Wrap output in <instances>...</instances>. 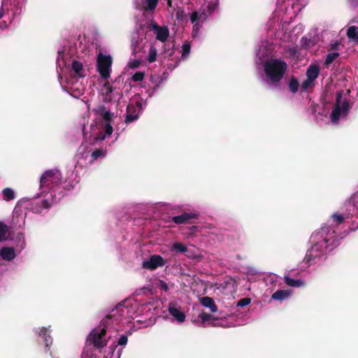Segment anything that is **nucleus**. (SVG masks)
<instances>
[{
    "instance_id": "f257e3e1",
    "label": "nucleus",
    "mask_w": 358,
    "mask_h": 358,
    "mask_svg": "<svg viewBox=\"0 0 358 358\" xmlns=\"http://www.w3.org/2000/svg\"><path fill=\"white\" fill-rule=\"evenodd\" d=\"M94 113V123L90 125L91 135L96 141H103L113 133L111 122L114 117L111 113L103 106L99 105L92 110Z\"/></svg>"
},
{
    "instance_id": "f03ea898",
    "label": "nucleus",
    "mask_w": 358,
    "mask_h": 358,
    "mask_svg": "<svg viewBox=\"0 0 358 358\" xmlns=\"http://www.w3.org/2000/svg\"><path fill=\"white\" fill-rule=\"evenodd\" d=\"M350 90H342L337 93L336 102L330 114L332 123L337 124L340 120H345L348 115L353 103L350 99Z\"/></svg>"
},
{
    "instance_id": "7ed1b4c3",
    "label": "nucleus",
    "mask_w": 358,
    "mask_h": 358,
    "mask_svg": "<svg viewBox=\"0 0 358 358\" xmlns=\"http://www.w3.org/2000/svg\"><path fill=\"white\" fill-rule=\"evenodd\" d=\"M265 81L269 85H277L285 73L287 65L280 59H269L264 64Z\"/></svg>"
},
{
    "instance_id": "20e7f679",
    "label": "nucleus",
    "mask_w": 358,
    "mask_h": 358,
    "mask_svg": "<svg viewBox=\"0 0 358 358\" xmlns=\"http://www.w3.org/2000/svg\"><path fill=\"white\" fill-rule=\"evenodd\" d=\"M218 6L219 0H204L201 10L192 14L191 22L193 24L192 35L194 37L198 36L201 24L218 8Z\"/></svg>"
},
{
    "instance_id": "39448f33",
    "label": "nucleus",
    "mask_w": 358,
    "mask_h": 358,
    "mask_svg": "<svg viewBox=\"0 0 358 358\" xmlns=\"http://www.w3.org/2000/svg\"><path fill=\"white\" fill-rule=\"evenodd\" d=\"M112 316L108 315L106 319L102 320L101 325L103 327L94 328L88 335L87 341L96 349H101L108 345V340L106 338L107 320L110 319Z\"/></svg>"
},
{
    "instance_id": "423d86ee",
    "label": "nucleus",
    "mask_w": 358,
    "mask_h": 358,
    "mask_svg": "<svg viewBox=\"0 0 358 358\" xmlns=\"http://www.w3.org/2000/svg\"><path fill=\"white\" fill-rule=\"evenodd\" d=\"M113 60L109 55L99 52L96 60V69L101 78L106 80L110 78Z\"/></svg>"
},
{
    "instance_id": "0eeeda50",
    "label": "nucleus",
    "mask_w": 358,
    "mask_h": 358,
    "mask_svg": "<svg viewBox=\"0 0 358 358\" xmlns=\"http://www.w3.org/2000/svg\"><path fill=\"white\" fill-rule=\"evenodd\" d=\"M63 89L74 98H79L84 94L85 87L78 80L65 78V84L61 82Z\"/></svg>"
},
{
    "instance_id": "6e6552de",
    "label": "nucleus",
    "mask_w": 358,
    "mask_h": 358,
    "mask_svg": "<svg viewBox=\"0 0 358 358\" xmlns=\"http://www.w3.org/2000/svg\"><path fill=\"white\" fill-rule=\"evenodd\" d=\"M87 71L88 69L80 62L74 60L71 64L69 76L66 78L79 80V78L85 77Z\"/></svg>"
},
{
    "instance_id": "1a4fd4ad",
    "label": "nucleus",
    "mask_w": 358,
    "mask_h": 358,
    "mask_svg": "<svg viewBox=\"0 0 358 358\" xmlns=\"http://www.w3.org/2000/svg\"><path fill=\"white\" fill-rule=\"evenodd\" d=\"M166 260L159 255H152L149 259L142 262V268L149 271H155L165 265Z\"/></svg>"
},
{
    "instance_id": "9d476101",
    "label": "nucleus",
    "mask_w": 358,
    "mask_h": 358,
    "mask_svg": "<svg viewBox=\"0 0 358 358\" xmlns=\"http://www.w3.org/2000/svg\"><path fill=\"white\" fill-rule=\"evenodd\" d=\"M102 99L105 102H112L120 100L121 98L120 93L111 87L109 83H106L101 90Z\"/></svg>"
},
{
    "instance_id": "9b49d317",
    "label": "nucleus",
    "mask_w": 358,
    "mask_h": 358,
    "mask_svg": "<svg viewBox=\"0 0 358 358\" xmlns=\"http://www.w3.org/2000/svg\"><path fill=\"white\" fill-rule=\"evenodd\" d=\"M150 30L156 36L157 40L162 43H165L169 36V30L166 26H159L155 22L150 24Z\"/></svg>"
},
{
    "instance_id": "f8f14e48",
    "label": "nucleus",
    "mask_w": 358,
    "mask_h": 358,
    "mask_svg": "<svg viewBox=\"0 0 358 358\" xmlns=\"http://www.w3.org/2000/svg\"><path fill=\"white\" fill-rule=\"evenodd\" d=\"M199 214L196 212L182 213L180 215L173 216L172 220L176 224H192L191 221L193 219H197Z\"/></svg>"
},
{
    "instance_id": "ddd939ff",
    "label": "nucleus",
    "mask_w": 358,
    "mask_h": 358,
    "mask_svg": "<svg viewBox=\"0 0 358 358\" xmlns=\"http://www.w3.org/2000/svg\"><path fill=\"white\" fill-rule=\"evenodd\" d=\"M159 0H134L137 8L145 12L153 13L157 6Z\"/></svg>"
},
{
    "instance_id": "4468645a",
    "label": "nucleus",
    "mask_w": 358,
    "mask_h": 358,
    "mask_svg": "<svg viewBox=\"0 0 358 358\" xmlns=\"http://www.w3.org/2000/svg\"><path fill=\"white\" fill-rule=\"evenodd\" d=\"M141 110L142 106L139 103L136 102L135 106L130 103L127 106L126 121L132 122L136 120Z\"/></svg>"
},
{
    "instance_id": "2eb2a0df",
    "label": "nucleus",
    "mask_w": 358,
    "mask_h": 358,
    "mask_svg": "<svg viewBox=\"0 0 358 358\" xmlns=\"http://www.w3.org/2000/svg\"><path fill=\"white\" fill-rule=\"evenodd\" d=\"M169 313L179 322H183L185 320V313L180 310V308H177L173 303H169Z\"/></svg>"
},
{
    "instance_id": "dca6fc26",
    "label": "nucleus",
    "mask_w": 358,
    "mask_h": 358,
    "mask_svg": "<svg viewBox=\"0 0 358 358\" xmlns=\"http://www.w3.org/2000/svg\"><path fill=\"white\" fill-rule=\"evenodd\" d=\"M271 52V45L267 41H262L257 50V57L260 61L267 57Z\"/></svg>"
},
{
    "instance_id": "f3484780",
    "label": "nucleus",
    "mask_w": 358,
    "mask_h": 358,
    "mask_svg": "<svg viewBox=\"0 0 358 358\" xmlns=\"http://www.w3.org/2000/svg\"><path fill=\"white\" fill-rule=\"evenodd\" d=\"M199 302L204 307L209 308L212 313L217 311V306L213 298L210 296H203L200 298Z\"/></svg>"
},
{
    "instance_id": "a211bd4d",
    "label": "nucleus",
    "mask_w": 358,
    "mask_h": 358,
    "mask_svg": "<svg viewBox=\"0 0 358 358\" xmlns=\"http://www.w3.org/2000/svg\"><path fill=\"white\" fill-rule=\"evenodd\" d=\"M284 281L287 285L292 287H301L306 285V282L300 279H294L289 274L285 275Z\"/></svg>"
},
{
    "instance_id": "6ab92c4d",
    "label": "nucleus",
    "mask_w": 358,
    "mask_h": 358,
    "mask_svg": "<svg viewBox=\"0 0 358 358\" xmlns=\"http://www.w3.org/2000/svg\"><path fill=\"white\" fill-rule=\"evenodd\" d=\"M320 67L317 64H311L306 70V76L310 80L315 81L320 73Z\"/></svg>"
},
{
    "instance_id": "aec40b11",
    "label": "nucleus",
    "mask_w": 358,
    "mask_h": 358,
    "mask_svg": "<svg viewBox=\"0 0 358 358\" xmlns=\"http://www.w3.org/2000/svg\"><path fill=\"white\" fill-rule=\"evenodd\" d=\"M1 257L7 261H11L15 257V252L13 248L4 247L0 250Z\"/></svg>"
},
{
    "instance_id": "412c9836",
    "label": "nucleus",
    "mask_w": 358,
    "mask_h": 358,
    "mask_svg": "<svg viewBox=\"0 0 358 358\" xmlns=\"http://www.w3.org/2000/svg\"><path fill=\"white\" fill-rule=\"evenodd\" d=\"M62 177L59 171L57 169H53L47 170L43 173V174L41 176L40 179H59Z\"/></svg>"
},
{
    "instance_id": "4be33fe9",
    "label": "nucleus",
    "mask_w": 358,
    "mask_h": 358,
    "mask_svg": "<svg viewBox=\"0 0 358 358\" xmlns=\"http://www.w3.org/2000/svg\"><path fill=\"white\" fill-rule=\"evenodd\" d=\"M157 43H154L153 44L150 45L148 54L146 56V59L148 62L152 63L156 61L157 56Z\"/></svg>"
},
{
    "instance_id": "5701e85b",
    "label": "nucleus",
    "mask_w": 358,
    "mask_h": 358,
    "mask_svg": "<svg viewBox=\"0 0 358 358\" xmlns=\"http://www.w3.org/2000/svg\"><path fill=\"white\" fill-rule=\"evenodd\" d=\"M347 35L353 42L358 43V26H351L348 29Z\"/></svg>"
},
{
    "instance_id": "b1692460",
    "label": "nucleus",
    "mask_w": 358,
    "mask_h": 358,
    "mask_svg": "<svg viewBox=\"0 0 358 358\" xmlns=\"http://www.w3.org/2000/svg\"><path fill=\"white\" fill-rule=\"evenodd\" d=\"M199 319L200 320V327H206V323L207 322H210L211 320L213 318V315L210 313H207L206 312H201L199 315Z\"/></svg>"
},
{
    "instance_id": "393cba45",
    "label": "nucleus",
    "mask_w": 358,
    "mask_h": 358,
    "mask_svg": "<svg viewBox=\"0 0 358 358\" xmlns=\"http://www.w3.org/2000/svg\"><path fill=\"white\" fill-rule=\"evenodd\" d=\"M171 251H176L181 254H185L188 251L187 247L180 242H175L171 248Z\"/></svg>"
},
{
    "instance_id": "a878e982",
    "label": "nucleus",
    "mask_w": 358,
    "mask_h": 358,
    "mask_svg": "<svg viewBox=\"0 0 358 358\" xmlns=\"http://www.w3.org/2000/svg\"><path fill=\"white\" fill-rule=\"evenodd\" d=\"M289 295V293L287 291L278 289L272 294L271 298L274 300L282 301L285 299Z\"/></svg>"
},
{
    "instance_id": "bb28decb",
    "label": "nucleus",
    "mask_w": 358,
    "mask_h": 358,
    "mask_svg": "<svg viewBox=\"0 0 358 358\" xmlns=\"http://www.w3.org/2000/svg\"><path fill=\"white\" fill-rule=\"evenodd\" d=\"M39 335L42 336L43 338L44 339V342L46 347H48L50 344H52V338L49 334L48 330L46 328L43 327L41 329Z\"/></svg>"
},
{
    "instance_id": "cd10ccee",
    "label": "nucleus",
    "mask_w": 358,
    "mask_h": 358,
    "mask_svg": "<svg viewBox=\"0 0 358 358\" xmlns=\"http://www.w3.org/2000/svg\"><path fill=\"white\" fill-rule=\"evenodd\" d=\"M316 43V40L315 38H309L306 36H304L301 40V45L304 48H310L313 47Z\"/></svg>"
},
{
    "instance_id": "c85d7f7f",
    "label": "nucleus",
    "mask_w": 358,
    "mask_h": 358,
    "mask_svg": "<svg viewBox=\"0 0 358 358\" xmlns=\"http://www.w3.org/2000/svg\"><path fill=\"white\" fill-rule=\"evenodd\" d=\"M2 193L3 199L6 201H11L15 198L13 189L10 187L3 189Z\"/></svg>"
},
{
    "instance_id": "c756f323",
    "label": "nucleus",
    "mask_w": 358,
    "mask_h": 358,
    "mask_svg": "<svg viewBox=\"0 0 358 358\" xmlns=\"http://www.w3.org/2000/svg\"><path fill=\"white\" fill-rule=\"evenodd\" d=\"M299 88V82L295 78H292L289 83V89L292 93H296Z\"/></svg>"
},
{
    "instance_id": "7c9ffc66",
    "label": "nucleus",
    "mask_w": 358,
    "mask_h": 358,
    "mask_svg": "<svg viewBox=\"0 0 358 358\" xmlns=\"http://www.w3.org/2000/svg\"><path fill=\"white\" fill-rule=\"evenodd\" d=\"M8 228L6 224L0 222V243L6 240Z\"/></svg>"
},
{
    "instance_id": "2f4dec72",
    "label": "nucleus",
    "mask_w": 358,
    "mask_h": 358,
    "mask_svg": "<svg viewBox=\"0 0 358 358\" xmlns=\"http://www.w3.org/2000/svg\"><path fill=\"white\" fill-rule=\"evenodd\" d=\"M314 80H310L306 77V78L301 83V89L305 91L308 90L314 85Z\"/></svg>"
},
{
    "instance_id": "473e14b6",
    "label": "nucleus",
    "mask_w": 358,
    "mask_h": 358,
    "mask_svg": "<svg viewBox=\"0 0 358 358\" xmlns=\"http://www.w3.org/2000/svg\"><path fill=\"white\" fill-rule=\"evenodd\" d=\"M142 41L141 42H138V41L134 42L133 41L132 42V45H131V47H132V50H133V53L134 55H137V54H139L141 49H142Z\"/></svg>"
},
{
    "instance_id": "72a5a7b5",
    "label": "nucleus",
    "mask_w": 358,
    "mask_h": 358,
    "mask_svg": "<svg viewBox=\"0 0 358 358\" xmlns=\"http://www.w3.org/2000/svg\"><path fill=\"white\" fill-rule=\"evenodd\" d=\"M190 52V45L189 43H185L182 46V55L181 57L186 59Z\"/></svg>"
},
{
    "instance_id": "f704fd0d",
    "label": "nucleus",
    "mask_w": 358,
    "mask_h": 358,
    "mask_svg": "<svg viewBox=\"0 0 358 358\" xmlns=\"http://www.w3.org/2000/svg\"><path fill=\"white\" fill-rule=\"evenodd\" d=\"M338 56V52H331L329 54L327 55V58H326V61H325V63L326 64H331L332 62H334Z\"/></svg>"
},
{
    "instance_id": "c9c22d12",
    "label": "nucleus",
    "mask_w": 358,
    "mask_h": 358,
    "mask_svg": "<svg viewBox=\"0 0 358 358\" xmlns=\"http://www.w3.org/2000/svg\"><path fill=\"white\" fill-rule=\"evenodd\" d=\"M105 155L106 152L102 150H96L91 155L93 159H97L99 157H104Z\"/></svg>"
},
{
    "instance_id": "e433bc0d",
    "label": "nucleus",
    "mask_w": 358,
    "mask_h": 358,
    "mask_svg": "<svg viewBox=\"0 0 358 358\" xmlns=\"http://www.w3.org/2000/svg\"><path fill=\"white\" fill-rule=\"evenodd\" d=\"M331 217L337 224H341L343 223L345 219L343 215L338 213L333 214Z\"/></svg>"
},
{
    "instance_id": "4c0bfd02",
    "label": "nucleus",
    "mask_w": 358,
    "mask_h": 358,
    "mask_svg": "<svg viewBox=\"0 0 358 358\" xmlns=\"http://www.w3.org/2000/svg\"><path fill=\"white\" fill-rule=\"evenodd\" d=\"M317 255V254L314 255L313 252L310 250L307 252L303 261L306 264H309L310 261L313 259L315 257H316Z\"/></svg>"
},
{
    "instance_id": "58836bf2",
    "label": "nucleus",
    "mask_w": 358,
    "mask_h": 358,
    "mask_svg": "<svg viewBox=\"0 0 358 358\" xmlns=\"http://www.w3.org/2000/svg\"><path fill=\"white\" fill-rule=\"evenodd\" d=\"M251 302V299L248 297L243 298L238 301L237 306L238 307H244L249 305Z\"/></svg>"
},
{
    "instance_id": "ea45409f",
    "label": "nucleus",
    "mask_w": 358,
    "mask_h": 358,
    "mask_svg": "<svg viewBox=\"0 0 358 358\" xmlns=\"http://www.w3.org/2000/svg\"><path fill=\"white\" fill-rule=\"evenodd\" d=\"M141 62L139 59L130 60L127 64V67L129 69H136L140 66Z\"/></svg>"
},
{
    "instance_id": "a19ab883",
    "label": "nucleus",
    "mask_w": 358,
    "mask_h": 358,
    "mask_svg": "<svg viewBox=\"0 0 358 358\" xmlns=\"http://www.w3.org/2000/svg\"><path fill=\"white\" fill-rule=\"evenodd\" d=\"M143 78H144V73L138 71V72H136L133 75L132 80L134 82H138V81L143 80Z\"/></svg>"
},
{
    "instance_id": "79ce46f5",
    "label": "nucleus",
    "mask_w": 358,
    "mask_h": 358,
    "mask_svg": "<svg viewBox=\"0 0 358 358\" xmlns=\"http://www.w3.org/2000/svg\"><path fill=\"white\" fill-rule=\"evenodd\" d=\"M128 341V337L125 334H122L117 341V345L123 346L126 345Z\"/></svg>"
},
{
    "instance_id": "37998d69",
    "label": "nucleus",
    "mask_w": 358,
    "mask_h": 358,
    "mask_svg": "<svg viewBox=\"0 0 358 358\" xmlns=\"http://www.w3.org/2000/svg\"><path fill=\"white\" fill-rule=\"evenodd\" d=\"M322 250V245L320 243H317L312 246L310 250L314 253L315 252H321Z\"/></svg>"
},
{
    "instance_id": "c03bdc74",
    "label": "nucleus",
    "mask_w": 358,
    "mask_h": 358,
    "mask_svg": "<svg viewBox=\"0 0 358 358\" xmlns=\"http://www.w3.org/2000/svg\"><path fill=\"white\" fill-rule=\"evenodd\" d=\"M208 324L211 327H221V323L220 322V319L218 317H214L211 320L210 322Z\"/></svg>"
},
{
    "instance_id": "a18cd8bd",
    "label": "nucleus",
    "mask_w": 358,
    "mask_h": 358,
    "mask_svg": "<svg viewBox=\"0 0 358 358\" xmlns=\"http://www.w3.org/2000/svg\"><path fill=\"white\" fill-rule=\"evenodd\" d=\"M158 287H159V288H160L161 289H162L165 292H168V290H169L168 285L164 280H159Z\"/></svg>"
},
{
    "instance_id": "49530a36",
    "label": "nucleus",
    "mask_w": 358,
    "mask_h": 358,
    "mask_svg": "<svg viewBox=\"0 0 358 358\" xmlns=\"http://www.w3.org/2000/svg\"><path fill=\"white\" fill-rule=\"evenodd\" d=\"M58 57H57V64L59 66L62 64H64V62H62L63 60V53L61 51L58 52Z\"/></svg>"
},
{
    "instance_id": "de8ad7c7",
    "label": "nucleus",
    "mask_w": 358,
    "mask_h": 358,
    "mask_svg": "<svg viewBox=\"0 0 358 358\" xmlns=\"http://www.w3.org/2000/svg\"><path fill=\"white\" fill-rule=\"evenodd\" d=\"M24 1V0H10V3H13L14 6H17L20 3L23 2Z\"/></svg>"
},
{
    "instance_id": "09e8293b",
    "label": "nucleus",
    "mask_w": 358,
    "mask_h": 358,
    "mask_svg": "<svg viewBox=\"0 0 358 358\" xmlns=\"http://www.w3.org/2000/svg\"><path fill=\"white\" fill-rule=\"evenodd\" d=\"M42 204H43V206L45 208H49V205H48V201H42Z\"/></svg>"
},
{
    "instance_id": "8fccbe9b",
    "label": "nucleus",
    "mask_w": 358,
    "mask_h": 358,
    "mask_svg": "<svg viewBox=\"0 0 358 358\" xmlns=\"http://www.w3.org/2000/svg\"><path fill=\"white\" fill-rule=\"evenodd\" d=\"M48 180H39V182H38L39 186H40L41 187H43V185L46 182H48Z\"/></svg>"
},
{
    "instance_id": "3c124183",
    "label": "nucleus",
    "mask_w": 358,
    "mask_h": 358,
    "mask_svg": "<svg viewBox=\"0 0 358 358\" xmlns=\"http://www.w3.org/2000/svg\"><path fill=\"white\" fill-rule=\"evenodd\" d=\"M337 242H338V241H337V240H334V241H332V243H331V244H330V245H334V247H336V246L338 245Z\"/></svg>"
},
{
    "instance_id": "603ef678",
    "label": "nucleus",
    "mask_w": 358,
    "mask_h": 358,
    "mask_svg": "<svg viewBox=\"0 0 358 358\" xmlns=\"http://www.w3.org/2000/svg\"><path fill=\"white\" fill-rule=\"evenodd\" d=\"M329 240H327V238H323V242L326 244H327Z\"/></svg>"
},
{
    "instance_id": "864d4df0",
    "label": "nucleus",
    "mask_w": 358,
    "mask_h": 358,
    "mask_svg": "<svg viewBox=\"0 0 358 358\" xmlns=\"http://www.w3.org/2000/svg\"><path fill=\"white\" fill-rule=\"evenodd\" d=\"M3 17V13L0 12V19Z\"/></svg>"
},
{
    "instance_id": "5fc2aeb1",
    "label": "nucleus",
    "mask_w": 358,
    "mask_h": 358,
    "mask_svg": "<svg viewBox=\"0 0 358 358\" xmlns=\"http://www.w3.org/2000/svg\"><path fill=\"white\" fill-rule=\"evenodd\" d=\"M173 53H172V51H171V52L169 53V55H171Z\"/></svg>"
},
{
    "instance_id": "6e6d98bb",
    "label": "nucleus",
    "mask_w": 358,
    "mask_h": 358,
    "mask_svg": "<svg viewBox=\"0 0 358 358\" xmlns=\"http://www.w3.org/2000/svg\"><path fill=\"white\" fill-rule=\"evenodd\" d=\"M168 3H169V6H171V1H168Z\"/></svg>"
}]
</instances>
